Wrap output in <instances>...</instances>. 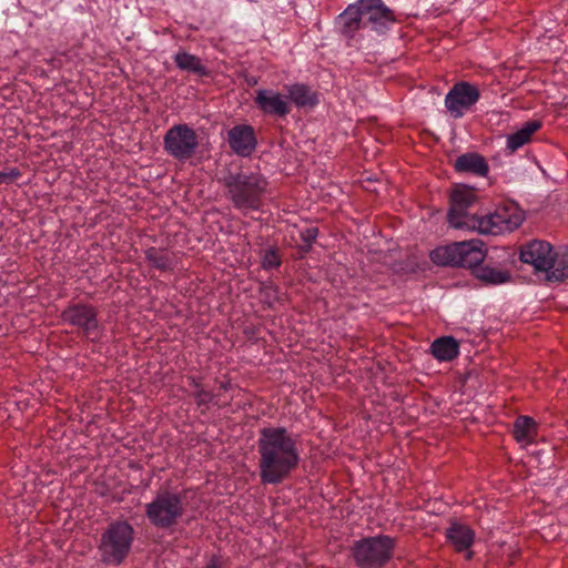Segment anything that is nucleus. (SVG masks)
<instances>
[{"mask_svg": "<svg viewBox=\"0 0 568 568\" xmlns=\"http://www.w3.org/2000/svg\"><path fill=\"white\" fill-rule=\"evenodd\" d=\"M260 477L264 484H278L298 465L297 442L283 427H266L260 433Z\"/></svg>", "mask_w": 568, "mask_h": 568, "instance_id": "1", "label": "nucleus"}, {"mask_svg": "<svg viewBox=\"0 0 568 568\" xmlns=\"http://www.w3.org/2000/svg\"><path fill=\"white\" fill-rule=\"evenodd\" d=\"M519 257L536 271L545 272L548 281L561 282L568 278V251L555 252L546 241L534 240L523 245Z\"/></svg>", "mask_w": 568, "mask_h": 568, "instance_id": "2", "label": "nucleus"}, {"mask_svg": "<svg viewBox=\"0 0 568 568\" xmlns=\"http://www.w3.org/2000/svg\"><path fill=\"white\" fill-rule=\"evenodd\" d=\"M134 529L126 520H114L101 534L98 546L101 561L105 565H121L131 551Z\"/></svg>", "mask_w": 568, "mask_h": 568, "instance_id": "3", "label": "nucleus"}, {"mask_svg": "<svg viewBox=\"0 0 568 568\" xmlns=\"http://www.w3.org/2000/svg\"><path fill=\"white\" fill-rule=\"evenodd\" d=\"M266 179L258 173H237L225 180L229 196L239 210H257L266 190Z\"/></svg>", "mask_w": 568, "mask_h": 568, "instance_id": "4", "label": "nucleus"}, {"mask_svg": "<svg viewBox=\"0 0 568 568\" xmlns=\"http://www.w3.org/2000/svg\"><path fill=\"white\" fill-rule=\"evenodd\" d=\"M486 257L484 243L480 240L455 242L439 246L430 253L432 261L437 265L476 267Z\"/></svg>", "mask_w": 568, "mask_h": 568, "instance_id": "5", "label": "nucleus"}, {"mask_svg": "<svg viewBox=\"0 0 568 568\" xmlns=\"http://www.w3.org/2000/svg\"><path fill=\"white\" fill-rule=\"evenodd\" d=\"M469 221L466 230L477 231L480 234L499 235L518 229L524 222V214L518 207L509 205L498 207L495 212L484 216L475 215Z\"/></svg>", "mask_w": 568, "mask_h": 568, "instance_id": "6", "label": "nucleus"}, {"mask_svg": "<svg viewBox=\"0 0 568 568\" xmlns=\"http://www.w3.org/2000/svg\"><path fill=\"white\" fill-rule=\"evenodd\" d=\"M394 549V539L388 536H375L357 541L353 548L356 564L362 568H381Z\"/></svg>", "mask_w": 568, "mask_h": 568, "instance_id": "7", "label": "nucleus"}, {"mask_svg": "<svg viewBox=\"0 0 568 568\" xmlns=\"http://www.w3.org/2000/svg\"><path fill=\"white\" fill-rule=\"evenodd\" d=\"M145 514L153 526L169 528L183 514L182 498L175 493H159L151 503L146 504Z\"/></svg>", "mask_w": 568, "mask_h": 568, "instance_id": "8", "label": "nucleus"}, {"mask_svg": "<svg viewBox=\"0 0 568 568\" xmlns=\"http://www.w3.org/2000/svg\"><path fill=\"white\" fill-rule=\"evenodd\" d=\"M163 144L168 154L184 161L194 154L199 141L195 131L191 126L187 124H176L166 131Z\"/></svg>", "mask_w": 568, "mask_h": 568, "instance_id": "9", "label": "nucleus"}, {"mask_svg": "<svg viewBox=\"0 0 568 568\" xmlns=\"http://www.w3.org/2000/svg\"><path fill=\"white\" fill-rule=\"evenodd\" d=\"M476 195L473 189L460 185L454 189L450 195V207L448 212V222L452 227L466 230L469 220L475 215L467 212L468 207L474 204Z\"/></svg>", "mask_w": 568, "mask_h": 568, "instance_id": "10", "label": "nucleus"}, {"mask_svg": "<svg viewBox=\"0 0 568 568\" xmlns=\"http://www.w3.org/2000/svg\"><path fill=\"white\" fill-rule=\"evenodd\" d=\"M478 89L467 82L455 84L445 98V105L449 113L458 119L462 118L479 100Z\"/></svg>", "mask_w": 568, "mask_h": 568, "instance_id": "11", "label": "nucleus"}, {"mask_svg": "<svg viewBox=\"0 0 568 568\" xmlns=\"http://www.w3.org/2000/svg\"><path fill=\"white\" fill-rule=\"evenodd\" d=\"M364 28L385 33L395 22L393 12L381 0H362Z\"/></svg>", "mask_w": 568, "mask_h": 568, "instance_id": "12", "label": "nucleus"}, {"mask_svg": "<svg viewBox=\"0 0 568 568\" xmlns=\"http://www.w3.org/2000/svg\"><path fill=\"white\" fill-rule=\"evenodd\" d=\"M62 320L80 328L87 336L98 332L97 311L88 304H74L62 312Z\"/></svg>", "mask_w": 568, "mask_h": 568, "instance_id": "13", "label": "nucleus"}, {"mask_svg": "<svg viewBox=\"0 0 568 568\" xmlns=\"http://www.w3.org/2000/svg\"><path fill=\"white\" fill-rule=\"evenodd\" d=\"M254 102L266 115L284 118L291 112L288 98L273 89H258Z\"/></svg>", "mask_w": 568, "mask_h": 568, "instance_id": "14", "label": "nucleus"}, {"mask_svg": "<svg viewBox=\"0 0 568 568\" xmlns=\"http://www.w3.org/2000/svg\"><path fill=\"white\" fill-rule=\"evenodd\" d=\"M231 150L239 156H250L256 149L257 140L253 126L237 124L227 132Z\"/></svg>", "mask_w": 568, "mask_h": 568, "instance_id": "15", "label": "nucleus"}, {"mask_svg": "<svg viewBox=\"0 0 568 568\" xmlns=\"http://www.w3.org/2000/svg\"><path fill=\"white\" fill-rule=\"evenodd\" d=\"M448 541L455 547L457 551H467V558L473 557L469 551L470 546L475 539V532L470 527L459 523H453L446 531Z\"/></svg>", "mask_w": 568, "mask_h": 568, "instance_id": "16", "label": "nucleus"}, {"mask_svg": "<svg viewBox=\"0 0 568 568\" xmlns=\"http://www.w3.org/2000/svg\"><path fill=\"white\" fill-rule=\"evenodd\" d=\"M430 353L439 362H450L459 355V343L453 336L438 337L432 343Z\"/></svg>", "mask_w": 568, "mask_h": 568, "instance_id": "17", "label": "nucleus"}, {"mask_svg": "<svg viewBox=\"0 0 568 568\" xmlns=\"http://www.w3.org/2000/svg\"><path fill=\"white\" fill-rule=\"evenodd\" d=\"M287 98L290 103H294L298 108H313L318 103L316 92L303 83H294L286 85Z\"/></svg>", "mask_w": 568, "mask_h": 568, "instance_id": "18", "label": "nucleus"}, {"mask_svg": "<svg viewBox=\"0 0 568 568\" xmlns=\"http://www.w3.org/2000/svg\"><path fill=\"white\" fill-rule=\"evenodd\" d=\"M364 8L362 0L354 4H349L339 16V22L343 26V32L351 36L353 32L364 28Z\"/></svg>", "mask_w": 568, "mask_h": 568, "instance_id": "19", "label": "nucleus"}, {"mask_svg": "<svg viewBox=\"0 0 568 568\" xmlns=\"http://www.w3.org/2000/svg\"><path fill=\"white\" fill-rule=\"evenodd\" d=\"M541 128V122L538 120H532L526 122L520 129L516 132L508 134L506 138V148L513 153L528 143L535 132H537Z\"/></svg>", "mask_w": 568, "mask_h": 568, "instance_id": "20", "label": "nucleus"}, {"mask_svg": "<svg viewBox=\"0 0 568 568\" xmlns=\"http://www.w3.org/2000/svg\"><path fill=\"white\" fill-rule=\"evenodd\" d=\"M456 171L473 173L478 176H485L488 173V165L478 153H465L458 156L454 164Z\"/></svg>", "mask_w": 568, "mask_h": 568, "instance_id": "21", "label": "nucleus"}, {"mask_svg": "<svg viewBox=\"0 0 568 568\" xmlns=\"http://www.w3.org/2000/svg\"><path fill=\"white\" fill-rule=\"evenodd\" d=\"M146 261L160 271L172 270L178 263L174 252L163 248L150 247L145 251Z\"/></svg>", "mask_w": 568, "mask_h": 568, "instance_id": "22", "label": "nucleus"}, {"mask_svg": "<svg viewBox=\"0 0 568 568\" xmlns=\"http://www.w3.org/2000/svg\"><path fill=\"white\" fill-rule=\"evenodd\" d=\"M475 276L483 283L488 285H501L510 281L509 271L490 265L477 266Z\"/></svg>", "mask_w": 568, "mask_h": 568, "instance_id": "23", "label": "nucleus"}, {"mask_svg": "<svg viewBox=\"0 0 568 568\" xmlns=\"http://www.w3.org/2000/svg\"><path fill=\"white\" fill-rule=\"evenodd\" d=\"M537 434L536 422L528 416H520L514 424V435L517 442L528 445L534 442Z\"/></svg>", "mask_w": 568, "mask_h": 568, "instance_id": "24", "label": "nucleus"}, {"mask_svg": "<svg viewBox=\"0 0 568 568\" xmlns=\"http://www.w3.org/2000/svg\"><path fill=\"white\" fill-rule=\"evenodd\" d=\"M174 62L176 67L183 71H187L197 75H205L207 73V70L202 63L201 59L187 52H178L174 55Z\"/></svg>", "mask_w": 568, "mask_h": 568, "instance_id": "25", "label": "nucleus"}, {"mask_svg": "<svg viewBox=\"0 0 568 568\" xmlns=\"http://www.w3.org/2000/svg\"><path fill=\"white\" fill-rule=\"evenodd\" d=\"M262 267L264 270L277 268L281 265V257L275 248H268L262 256Z\"/></svg>", "mask_w": 568, "mask_h": 568, "instance_id": "26", "label": "nucleus"}, {"mask_svg": "<svg viewBox=\"0 0 568 568\" xmlns=\"http://www.w3.org/2000/svg\"><path fill=\"white\" fill-rule=\"evenodd\" d=\"M262 298L265 303L272 306L280 300V291L276 285L273 283H266L262 286L261 290Z\"/></svg>", "mask_w": 568, "mask_h": 568, "instance_id": "27", "label": "nucleus"}, {"mask_svg": "<svg viewBox=\"0 0 568 568\" xmlns=\"http://www.w3.org/2000/svg\"><path fill=\"white\" fill-rule=\"evenodd\" d=\"M192 384L195 388L194 397L199 406H206L213 398V395L211 392L205 390L200 387V384L195 382L194 378H192Z\"/></svg>", "mask_w": 568, "mask_h": 568, "instance_id": "28", "label": "nucleus"}, {"mask_svg": "<svg viewBox=\"0 0 568 568\" xmlns=\"http://www.w3.org/2000/svg\"><path fill=\"white\" fill-rule=\"evenodd\" d=\"M21 176L18 169H10L8 171H0V185L9 184Z\"/></svg>", "mask_w": 568, "mask_h": 568, "instance_id": "29", "label": "nucleus"}, {"mask_svg": "<svg viewBox=\"0 0 568 568\" xmlns=\"http://www.w3.org/2000/svg\"><path fill=\"white\" fill-rule=\"evenodd\" d=\"M205 568H222L220 558L217 556H212Z\"/></svg>", "mask_w": 568, "mask_h": 568, "instance_id": "30", "label": "nucleus"}, {"mask_svg": "<svg viewBox=\"0 0 568 568\" xmlns=\"http://www.w3.org/2000/svg\"><path fill=\"white\" fill-rule=\"evenodd\" d=\"M316 235H317L316 229H307L304 239L306 242L311 243L312 241H314L316 239Z\"/></svg>", "mask_w": 568, "mask_h": 568, "instance_id": "31", "label": "nucleus"}]
</instances>
